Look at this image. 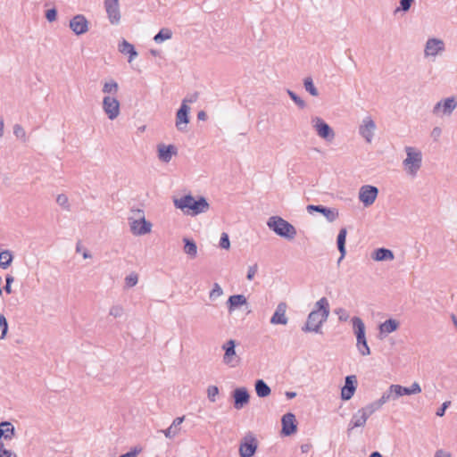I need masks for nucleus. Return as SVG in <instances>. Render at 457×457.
I'll list each match as a JSON object with an SVG mask.
<instances>
[{"instance_id":"nucleus-45","label":"nucleus","mask_w":457,"mask_h":457,"mask_svg":"<svg viewBox=\"0 0 457 457\" xmlns=\"http://www.w3.org/2000/svg\"><path fill=\"white\" fill-rule=\"evenodd\" d=\"M219 395V388L216 386H209L207 388V397L210 402L215 403L216 397Z\"/></svg>"},{"instance_id":"nucleus-33","label":"nucleus","mask_w":457,"mask_h":457,"mask_svg":"<svg viewBox=\"0 0 457 457\" xmlns=\"http://www.w3.org/2000/svg\"><path fill=\"white\" fill-rule=\"evenodd\" d=\"M13 255L10 250L0 252V267L4 270L9 268L12 262Z\"/></svg>"},{"instance_id":"nucleus-4","label":"nucleus","mask_w":457,"mask_h":457,"mask_svg":"<svg viewBox=\"0 0 457 457\" xmlns=\"http://www.w3.org/2000/svg\"><path fill=\"white\" fill-rule=\"evenodd\" d=\"M268 228L277 236L292 241L297 235L296 228L280 216H271L267 220Z\"/></svg>"},{"instance_id":"nucleus-61","label":"nucleus","mask_w":457,"mask_h":457,"mask_svg":"<svg viewBox=\"0 0 457 457\" xmlns=\"http://www.w3.org/2000/svg\"><path fill=\"white\" fill-rule=\"evenodd\" d=\"M434 457H451V454L442 449L437 450Z\"/></svg>"},{"instance_id":"nucleus-57","label":"nucleus","mask_w":457,"mask_h":457,"mask_svg":"<svg viewBox=\"0 0 457 457\" xmlns=\"http://www.w3.org/2000/svg\"><path fill=\"white\" fill-rule=\"evenodd\" d=\"M413 0H401L400 7L397 9H401L403 11H408L412 4Z\"/></svg>"},{"instance_id":"nucleus-39","label":"nucleus","mask_w":457,"mask_h":457,"mask_svg":"<svg viewBox=\"0 0 457 457\" xmlns=\"http://www.w3.org/2000/svg\"><path fill=\"white\" fill-rule=\"evenodd\" d=\"M109 315L114 319L122 318L125 315V308L120 304H113L109 309Z\"/></svg>"},{"instance_id":"nucleus-7","label":"nucleus","mask_w":457,"mask_h":457,"mask_svg":"<svg viewBox=\"0 0 457 457\" xmlns=\"http://www.w3.org/2000/svg\"><path fill=\"white\" fill-rule=\"evenodd\" d=\"M237 345L236 340L229 339L221 345V349L224 351L222 362L230 368H236L241 362V358L236 351Z\"/></svg>"},{"instance_id":"nucleus-37","label":"nucleus","mask_w":457,"mask_h":457,"mask_svg":"<svg viewBox=\"0 0 457 457\" xmlns=\"http://www.w3.org/2000/svg\"><path fill=\"white\" fill-rule=\"evenodd\" d=\"M0 424L3 428L4 433L6 434L5 440H12L16 434L14 426L10 421H2Z\"/></svg>"},{"instance_id":"nucleus-50","label":"nucleus","mask_w":457,"mask_h":457,"mask_svg":"<svg viewBox=\"0 0 457 457\" xmlns=\"http://www.w3.org/2000/svg\"><path fill=\"white\" fill-rule=\"evenodd\" d=\"M335 313L338 316L340 321H346L350 317L348 312L344 308L336 309Z\"/></svg>"},{"instance_id":"nucleus-9","label":"nucleus","mask_w":457,"mask_h":457,"mask_svg":"<svg viewBox=\"0 0 457 457\" xmlns=\"http://www.w3.org/2000/svg\"><path fill=\"white\" fill-rule=\"evenodd\" d=\"M102 107L109 120L117 119L120 113V104L114 96H104L103 98Z\"/></svg>"},{"instance_id":"nucleus-40","label":"nucleus","mask_w":457,"mask_h":457,"mask_svg":"<svg viewBox=\"0 0 457 457\" xmlns=\"http://www.w3.org/2000/svg\"><path fill=\"white\" fill-rule=\"evenodd\" d=\"M224 294L223 289L218 283H214L212 290L209 293V298L211 301H215Z\"/></svg>"},{"instance_id":"nucleus-47","label":"nucleus","mask_w":457,"mask_h":457,"mask_svg":"<svg viewBox=\"0 0 457 457\" xmlns=\"http://www.w3.org/2000/svg\"><path fill=\"white\" fill-rule=\"evenodd\" d=\"M287 94L299 108L303 109L305 107V102L301 97H299L295 92L287 89Z\"/></svg>"},{"instance_id":"nucleus-48","label":"nucleus","mask_w":457,"mask_h":457,"mask_svg":"<svg viewBox=\"0 0 457 457\" xmlns=\"http://www.w3.org/2000/svg\"><path fill=\"white\" fill-rule=\"evenodd\" d=\"M0 328L2 329L0 338L4 339L6 337L8 331V322L4 315L2 313H0Z\"/></svg>"},{"instance_id":"nucleus-23","label":"nucleus","mask_w":457,"mask_h":457,"mask_svg":"<svg viewBox=\"0 0 457 457\" xmlns=\"http://www.w3.org/2000/svg\"><path fill=\"white\" fill-rule=\"evenodd\" d=\"M119 51L128 56V62L131 63L137 56L138 53L136 51L134 46L123 39L118 46Z\"/></svg>"},{"instance_id":"nucleus-58","label":"nucleus","mask_w":457,"mask_h":457,"mask_svg":"<svg viewBox=\"0 0 457 457\" xmlns=\"http://www.w3.org/2000/svg\"><path fill=\"white\" fill-rule=\"evenodd\" d=\"M57 12L55 9H50L46 11V17L48 21H53L56 19Z\"/></svg>"},{"instance_id":"nucleus-24","label":"nucleus","mask_w":457,"mask_h":457,"mask_svg":"<svg viewBox=\"0 0 457 457\" xmlns=\"http://www.w3.org/2000/svg\"><path fill=\"white\" fill-rule=\"evenodd\" d=\"M369 418L361 411L358 410L355 412L348 424V431H351L356 428H363Z\"/></svg>"},{"instance_id":"nucleus-35","label":"nucleus","mask_w":457,"mask_h":457,"mask_svg":"<svg viewBox=\"0 0 457 457\" xmlns=\"http://www.w3.org/2000/svg\"><path fill=\"white\" fill-rule=\"evenodd\" d=\"M395 385H391L386 391L383 393L381 397L379 398L380 402L383 405L389 401H395L399 398V396L395 394V389H394Z\"/></svg>"},{"instance_id":"nucleus-20","label":"nucleus","mask_w":457,"mask_h":457,"mask_svg":"<svg viewBox=\"0 0 457 457\" xmlns=\"http://www.w3.org/2000/svg\"><path fill=\"white\" fill-rule=\"evenodd\" d=\"M445 49V44L437 38H430L425 46V56H436Z\"/></svg>"},{"instance_id":"nucleus-16","label":"nucleus","mask_w":457,"mask_h":457,"mask_svg":"<svg viewBox=\"0 0 457 457\" xmlns=\"http://www.w3.org/2000/svg\"><path fill=\"white\" fill-rule=\"evenodd\" d=\"M376 130V124L370 117H365L359 128V132L366 142L370 143Z\"/></svg>"},{"instance_id":"nucleus-60","label":"nucleus","mask_w":457,"mask_h":457,"mask_svg":"<svg viewBox=\"0 0 457 457\" xmlns=\"http://www.w3.org/2000/svg\"><path fill=\"white\" fill-rule=\"evenodd\" d=\"M198 98V93H194L193 95H191L190 96L188 97H186L182 103H185V104H187L188 103L189 104H193L195 103Z\"/></svg>"},{"instance_id":"nucleus-36","label":"nucleus","mask_w":457,"mask_h":457,"mask_svg":"<svg viewBox=\"0 0 457 457\" xmlns=\"http://www.w3.org/2000/svg\"><path fill=\"white\" fill-rule=\"evenodd\" d=\"M88 22L85 16L76 15L70 22L71 29H87Z\"/></svg>"},{"instance_id":"nucleus-5","label":"nucleus","mask_w":457,"mask_h":457,"mask_svg":"<svg viewBox=\"0 0 457 457\" xmlns=\"http://www.w3.org/2000/svg\"><path fill=\"white\" fill-rule=\"evenodd\" d=\"M406 158L403 161V170L406 174L414 178L422 165V153L413 146H405Z\"/></svg>"},{"instance_id":"nucleus-29","label":"nucleus","mask_w":457,"mask_h":457,"mask_svg":"<svg viewBox=\"0 0 457 457\" xmlns=\"http://www.w3.org/2000/svg\"><path fill=\"white\" fill-rule=\"evenodd\" d=\"M346 235H347V229L345 228H342L337 235V248L340 253V257L338 259V262H340L346 254V249H345V240H346Z\"/></svg>"},{"instance_id":"nucleus-14","label":"nucleus","mask_w":457,"mask_h":457,"mask_svg":"<svg viewBox=\"0 0 457 457\" xmlns=\"http://www.w3.org/2000/svg\"><path fill=\"white\" fill-rule=\"evenodd\" d=\"M308 212H317L321 213L328 222H334L339 217L338 210L336 208H328L323 205L309 204L306 207Z\"/></svg>"},{"instance_id":"nucleus-8","label":"nucleus","mask_w":457,"mask_h":457,"mask_svg":"<svg viewBox=\"0 0 457 457\" xmlns=\"http://www.w3.org/2000/svg\"><path fill=\"white\" fill-rule=\"evenodd\" d=\"M312 125L320 138L328 142H332L334 140L336 137L334 130L321 118L313 117L312 119Z\"/></svg>"},{"instance_id":"nucleus-25","label":"nucleus","mask_w":457,"mask_h":457,"mask_svg":"<svg viewBox=\"0 0 457 457\" xmlns=\"http://www.w3.org/2000/svg\"><path fill=\"white\" fill-rule=\"evenodd\" d=\"M243 305H247V300L244 295H233L227 301L228 312H233L237 308Z\"/></svg>"},{"instance_id":"nucleus-15","label":"nucleus","mask_w":457,"mask_h":457,"mask_svg":"<svg viewBox=\"0 0 457 457\" xmlns=\"http://www.w3.org/2000/svg\"><path fill=\"white\" fill-rule=\"evenodd\" d=\"M232 397L236 410L243 409L250 401V395L245 387L236 388L232 393Z\"/></svg>"},{"instance_id":"nucleus-52","label":"nucleus","mask_w":457,"mask_h":457,"mask_svg":"<svg viewBox=\"0 0 457 457\" xmlns=\"http://www.w3.org/2000/svg\"><path fill=\"white\" fill-rule=\"evenodd\" d=\"M394 389H395V394L401 397L403 395H410L409 387H405L400 385H395Z\"/></svg>"},{"instance_id":"nucleus-42","label":"nucleus","mask_w":457,"mask_h":457,"mask_svg":"<svg viewBox=\"0 0 457 457\" xmlns=\"http://www.w3.org/2000/svg\"><path fill=\"white\" fill-rule=\"evenodd\" d=\"M171 30H160V32L154 36V39L157 44H161L165 40L171 38Z\"/></svg>"},{"instance_id":"nucleus-17","label":"nucleus","mask_w":457,"mask_h":457,"mask_svg":"<svg viewBox=\"0 0 457 457\" xmlns=\"http://www.w3.org/2000/svg\"><path fill=\"white\" fill-rule=\"evenodd\" d=\"M357 378L355 375L345 377V386L341 389V398L345 401L350 400L357 388Z\"/></svg>"},{"instance_id":"nucleus-12","label":"nucleus","mask_w":457,"mask_h":457,"mask_svg":"<svg viewBox=\"0 0 457 457\" xmlns=\"http://www.w3.org/2000/svg\"><path fill=\"white\" fill-rule=\"evenodd\" d=\"M456 107L457 98L451 96L436 103L433 108V113L435 115L443 114L450 116Z\"/></svg>"},{"instance_id":"nucleus-54","label":"nucleus","mask_w":457,"mask_h":457,"mask_svg":"<svg viewBox=\"0 0 457 457\" xmlns=\"http://www.w3.org/2000/svg\"><path fill=\"white\" fill-rule=\"evenodd\" d=\"M5 281H6V285L4 287V290L7 294H11L12 293L11 285L14 281V278L11 275H7L5 278Z\"/></svg>"},{"instance_id":"nucleus-34","label":"nucleus","mask_w":457,"mask_h":457,"mask_svg":"<svg viewBox=\"0 0 457 457\" xmlns=\"http://www.w3.org/2000/svg\"><path fill=\"white\" fill-rule=\"evenodd\" d=\"M383 406L380 400H377L367 404L365 407L360 409L368 418H370L375 411L379 410Z\"/></svg>"},{"instance_id":"nucleus-32","label":"nucleus","mask_w":457,"mask_h":457,"mask_svg":"<svg viewBox=\"0 0 457 457\" xmlns=\"http://www.w3.org/2000/svg\"><path fill=\"white\" fill-rule=\"evenodd\" d=\"M102 92L105 96H117V94L119 92V85L112 79L105 80L103 83Z\"/></svg>"},{"instance_id":"nucleus-28","label":"nucleus","mask_w":457,"mask_h":457,"mask_svg":"<svg viewBox=\"0 0 457 457\" xmlns=\"http://www.w3.org/2000/svg\"><path fill=\"white\" fill-rule=\"evenodd\" d=\"M185 420V416L176 418L172 424L165 430H163V434L167 438H173L177 436L180 430V425L183 423Z\"/></svg>"},{"instance_id":"nucleus-55","label":"nucleus","mask_w":457,"mask_h":457,"mask_svg":"<svg viewBox=\"0 0 457 457\" xmlns=\"http://www.w3.org/2000/svg\"><path fill=\"white\" fill-rule=\"evenodd\" d=\"M451 404V402L450 401H446L445 402L442 406L436 411V414L438 416V417H443L445 415V410L450 406Z\"/></svg>"},{"instance_id":"nucleus-59","label":"nucleus","mask_w":457,"mask_h":457,"mask_svg":"<svg viewBox=\"0 0 457 457\" xmlns=\"http://www.w3.org/2000/svg\"><path fill=\"white\" fill-rule=\"evenodd\" d=\"M442 130L439 127H435L431 131V137L435 141H437L441 137Z\"/></svg>"},{"instance_id":"nucleus-64","label":"nucleus","mask_w":457,"mask_h":457,"mask_svg":"<svg viewBox=\"0 0 457 457\" xmlns=\"http://www.w3.org/2000/svg\"><path fill=\"white\" fill-rule=\"evenodd\" d=\"M286 396L288 398V399H293L296 396V393L295 392H287L286 393Z\"/></svg>"},{"instance_id":"nucleus-13","label":"nucleus","mask_w":457,"mask_h":457,"mask_svg":"<svg viewBox=\"0 0 457 457\" xmlns=\"http://www.w3.org/2000/svg\"><path fill=\"white\" fill-rule=\"evenodd\" d=\"M190 107L185 103L181 104L180 108L176 113V128L179 131H187V126L189 123Z\"/></svg>"},{"instance_id":"nucleus-18","label":"nucleus","mask_w":457,"mask_h":457,"mask_svg":"<svg viewBox=\"0 0 457 457\" xmlns=\"http://www.w3.org/2000/svg\"><path fill=\"white\" fill-rule=\"evenodd\" d=\"M178 154V150L173 145L159 144L157 145L158 159L165 163H168L172 159V156Z\"/></svg>"},{"instance_id":"nucleus-43","label":"nucleus","mask_w":457,"mask_h":457,"mask_svg":"<svg viewBox=\"0 0 457 457\" xmlns=\"http://www.w3.org/2000/svg\"><path fill=\"white\" fill-rule=\"evenodd\" d=\"M171 30H160V32L154 36V39L157 44H161L165 40L171 38Z\"/></svg>"},{"instance_id":"nucleus-53","label":"nucleus","mask_w":457,"mask_h":457,"mask_svg":"<svg viewBox=\"0 0 457 457\" xmlns=\"http://www.w3.org/2000/svg\"><path fill=\"white\" fill-rule=\"evenodd\" d=\"M257 270H258V265L256 263L252 266H249L248 270H247L246 278L250 281L253 280L254 276L257 273Z\"/></svg>"},{"instance_id":"nucleus-22","label":"nucleus","mask_w":457,"mask_h":457,"mask_svg":"<svg viewBox=\"0 0 457 457\" xmlns=\"http://www.w3.org/2000/svg\"><path fill=\"white\" fill-rule=\"evenodd\" d=\"M282 433L290 436L296 431L295 417L293 413H287L282 417Z\"/></svg>"},{"instance_id":"nucleus-2","label":"nucleus","mask_w":457,"mask_h":457,"mask_svg":"<svg viewBox=\"0 0 457 457\" xmlns=\"http://www.w3.org/2000/svg\"><path fill=\"white\" fill-rule=\"evenodd\" d=\"M173 204L177 209H179L185 214L191 216L205 213L210 209V204L204 196H200L198 199H195L193 195H187L180 198H174Z\"/></svg>"},{"instance_id":"nucleus-38","label":"nucleus","mask_w":457,"mask_h":457,"mask_svg":"<svg viewBox=\"0 0 457 457\" xmlns=\"http://www.w3.org/2000/svg\"><path fill=\"white\" fill-rule=\"evenodd\" d=\"M303 87L312 96H318L320 95L311 77L304 78Z\"/></svg>"},{"instance_id":"nucleus-10","label":"nucleus","mask_w":457,"mask_h":457,"mask_svg":"<svg viewBox=\"0 0 457 457\" xmlns=\"http://www.w3.org/2000/svg\"><path fill=\"white\" fill-rule=\"evenodd\" d=\"M379 190L372 185H363L358 192V199L364 207L371 206L377 200Z\"/></svg>"},{"instance_id":"nucleus-62","label":"nucleus","mask_w":457,"mask_h":457,"mask_svg":"<svg viewBox=\"0 0 457 457\" xmlns=\"http://www.w3.org/2000/svg\"><path fill=\"white\" fill-rule=\"evenodd\" d=\"M138 452L139 451H137V449H134V450H131L130 452H129L127 453L121 454L119 457H137V455L138 454Z\"/></svg>"},{"instance_id":"nucleus-6","label":"nucleus","mask_w":457,"mask_h":457,"mask_svg":"<svg viewBox=\"0 0 457 457\" xmlns=\"http://www.w3.org/2000/svg\"><path fill=\"white\" fill-rule=\"evenodd\" d=\"M353 330L356 337V347L361 356L370 354V349L366 339V328L362 320L359 317L352 319Z\"/></svg>"},{"instance_id":"nucleus-19","label":"nucleus","mask_w":457,"mask_h":457,"mask_svg":"<svg viewBox=\"0 0 457 457\" xmlns=\"http://www.w3.org/2000/svg\"><path fill=\"white\" fill-rule=\"evenodd\" d=\"M287 309V305L285 302L279 303L270 318V323L272 325H287L288 323V318L286 315Z\"/></svg>"},{"instance_id":"nucleus-49","label":"nucleus","mask_w":457,"mask_h":457,"mask_svg":"<svg viewBox=\"0 0 457 457\" xmlns=\"http://www.w3.org/2000/svg\"><path fill=\"white\" fill-rule=\"evenodd\" d=\"M0 457H18L17 454L5 447L4 444L2 442L0 445Z\"/></svg>"},{"instance_id":"nucleus-30","label":"nucleus","mask_w":457,"mask_h":457,"mask_svg":"<svg viewBox=\"0 0 457 457\" xmlns=\"http://www.w3.org/2000/svg\"><path fill=\"white\" fill-rule=\"evenodd\" d=\"M254 390H255L256 395L260 398L268 397L271 393L270 387L268 386V384L263 379H257L255 381Z\"/></svg>"},{"instance_id":"nucleus-56","label":"nucleus","mask_w":457,"mask_h":457,"mask_svg":"<svg viewBox=\"0 0 457 457\" xmlns=\"http://www.w3.org/2000/svg\"><path fill=\"white\" fill-rule=\"evenodd\" d=\"M409 391H410L411 395L420 394L421 392V387H420V386L419 385L418 382H414L409 387Z\"/></svg>"},{"instance_id":"nucleus-27","label":"nucleus","mask_w":457,"mask_h":457,"mask_svg":"<svg viewBox=\"0 0 457 457\" xmlns=\"http://www.w3.org/2000/svg\"><path fill=\"white\" fill-rule=\"evenodd\" d=\"M371 258L376 262L393 261L395 254L391 250L382 247L376 249L372 253Z\"/></svg>"},{"instance_id":"nucleus-3","label":"nucleus","mask_w":457,"mask_h":457,"mask_svg":"<svg viewBox=\"0 0 457 457\" xmlns=\"http://www.w3.org/2000/svg\"><path fill=\"white\" fill-rule=\"evenodd\" d=\"M129 229L132 235L141 237L152 232L153 224L145 219V212L141 209H132L128 217Z\"/></svg>"},{"instance_id":"nucleus-21","label":"nucleus","mask_w":457,"mask_h":457,"mask_svg":"<svg viewBox=\"0 0 457 457\" xmlns=\"http://www.w3.org/2000/svg\"><path fill=\"white\" fill-rule=\"evenodd\" d=\"M104 5L111 21L118 23L120 19L119 0H105Z\"/></svg>"},{"instance_id":"nucleus-51","label":"nucleus","mask_w":457,"mask_h":457,"mask_svg":"<svg viewBox=\"0 0 457 457\" xmlns=\"http://www.w3.org/2000/svg\"><path fill=\"white\" fill-rule=\"evenodd\" d=\"M220 246L222 249L228 250L230 248V241L227 233H222L220 240Z\"/></svg>"},{"instance_id":"nucleus-26","label":"nucleus","mask_w":457,"mask_h":457,"mask_svg":"<svg viewBox=\"0 0 457 457\" xmlns=\"http://www.w3.org/2000/svg\"><path fill=\"white\" fill-rule=\"evenodd\" d=\"M400 322L395 319H389L381 323L378 327L380 337L388 335L399 328Z\"/></svg>"},{"instance_id":"nucleus-63","label":"nucleus","mask_w":457,"mask_h":457,"mask_svg":"<svg viewBox=\"0 0 457 457\" xmlns=\"http://www.w3.org/2000/svg\"><path fill=\"white\" fill-rule=\"evenodd\" d=\"M197 118L201 120H204L206 119V113L204 111H201L197 114Z\"/></svg>"},{"instance_id":"nucleus-41","label":"nucleus","mask_w":457,"mask_h":457,"mask_svg":"<svg viewBox=\"0 0 457 457\" xmlns=\"http://www.w3.org/2000/svg\"><path fill=\"white\" fill-rule=\"evenodd\" d=\"M13 135L23 143L28 140L26 131L21 124L13 126Z\"/></svg>"},{"instance_id":"nucleus-1","label":"nucleus","mask_w":457,"mask_h":457,"mask_svg":"<svg viewBox=\"0 0 457 457\" xmlns=\"http://www.w3.org/2000/svg\"><path fill=\"white\" fill-rule=\"evenodd\" d=\"M329 316V303L326 297L320 298L314 304V309L309 313L303 332L320 333V328Z\"/></svg>"},{"instance_id":"nucleus-44","label":"nucleus","mask_w":457,"mask_h":457,"mask_svg":"<svg viewBox=\"0 0 457 457\" xmlns=\"http://www.w3.org/2000/svg\"><path fill=\"white\" fill-rule=\"evenodd\" d=\"M56 203L62 207L64 210L69 211L70 210V204L68 196L64 194H60L56 197Z\"/></svg>"},{"instance_id":"nucleus-31","label":"nucleus","mask_w":457,"mask_h":457,"mask_svg":"<svg viewBox=\"0 0 457 457\" xmlns=\"http://www.w3.org/2000/svg\"><path fill=\"white\" fill-rule=\"evenodd\" d=\"M184 247L183 252L190 258L195 259L197 256V245L195 242L187 237L183 238Z\"/></svg>"},{"instance_id":"nucleus-46","label":"nucleus","mask_w":457,"mask_h":457,"mask_svg":"<svg viewBox=\"0 0 457 457\" xmlns=\"http://www.w3.org/2000/svg\"><path fill=\"white\" fill-rule=\"evenodd\" d=\"M138 282V275L137 273H130L125 278V284L127 287H133Z\"/></svg>"},{"instance_id":"nucleus-11","label":"nucleus","mask_w":457,"mask_h":457,"mask_svg":"<svg viewBox=\"0 0 457 457\" xmlns=\"http://www.w3.org/2000/svg\"><path fill=\"white\" fill-rule=\"evenodd\" d=\"M258 448V442L252 433L246 434L239 445L240 457H253Z\"/></svg>"}]
</instances>
